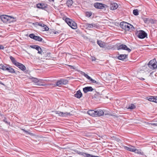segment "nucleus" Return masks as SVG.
I'll return each mask as SVG.
<instances>
[{
  "instance_id": "obj_1",
  "label": "nucleus",
  "mask_w": 157,
  "mask_h": 157,
  "mask_svg": "<svg viewBox=\"0 0 157 157\" xmlns=\"http://www.w3.org/2000/svg\"><path fill=\"white\" fill-rule=\"evenodd\" d=\"M88 114L92 117H100L104 114V112L101 109H95V110H90L87 111Z\"/></svg>"
},
{
  "instance_id": "obj_2",
  "label": "nucleus",
  "mask_w": 157,
  "mask_h": 157,
  "mask_svg": "<svg viewBox=\"0 0 157 157\" xmlns=\"http://www.w3.org/2000/svg\"><path fill=\"white\" fill-rule=\"evenodd\" d=\"M120 26L123 29L126 31H131L134 29V27L130 24L124 21L121 22Z\"/></svg>"
},
{
  "instance_id": "obj_3",
  "label": "nucleus",
  "mask_w": 157,
  "mask_h": 157,
  "mask_svg": "<svg viewBox=\"0 0 157 157\" xmlns=\"http://www.w3.org/2000/svg\"><path fill=\"white\" fill-rule=\"evenodd\" d=\"M65 21L72 29H77V25L76 23L72 19L66 18L65 19Z\"/></svg>"
},
{
  "instance_id": "obj_4",
  "label": "nucleus",
  "mask_w": 157,
  "mask_h": 157,
  "mask_svg": "<svg viewBox=\"0 0 157 157\" xmlns=\"http://www.w3.org/2000/svg\"><path fill=\"white\" fill-rule=\"evenodd\" d=\"M1 19L4 22H10L13 21L14 18L6 15H3L1 16Z\"/></svg>"
},
{
  "instance_id": "obj_5",
  "label": "nucleus",
  "mask_w": 157,
  "mask_h": 157,
  "mask_svg": "<svg viewBox=\"0 0 157 157\" xmlns=\"http://www.w3.org/2000/svg\"><path fill=\"white\" fill-rule=\"evenodd\" d=\"M156 63H157L155 59H154L151 60L148 63L147 65L149 68L152 70H154L157 67V65L156 64Z\"/></svg>"
},
{
  "instance_id": "obj_6",
  "label": "nucleus",
  "mask_w": 157,
  "mask_h": 157,
  "mask_svg": "<svg viewBox=\"0 0 157 157\" xmlns=\"http://www.w3.org/2000/svg\"><path fill=\"white\" fill-rule=\"evenodd\" d=\"M137 34L138 37L140 39H144L147 36V34L143 30H139L138 31Z\"/></svg>"
},
{
  "instance_id": "obj_7",
  "label": "nucleus",
  "mask_w": 157,
  "mask_h": 157,
  "mask_svg": "<svg viewBox=\"0 0 157 157\" xmlns=\"http://www.w3.org/2000/svg\"><path fill=\"white\" fill-rule=\"evenodd\" d=\"M117 49L118 50L121 49L127 51L128 52H130L131 51V49L128 48L126 45L124 44H121L117 46Z\"/></svg>"
},
{
  "instance_id": "obj_8",
  "label": "nucleus",
  "mask_w": 157,
  "mask_h": 157,
  "mask_svg": "<svg viewBox=\"0 0 157 157\" xmlns=\"http://www.w3.org/2000/svg\"><path fill=\"white\" fill-rule=\"evenodd\" d=\"M55 112L56 114H58L59 116L60 117H66L68 116H70L71 115L70 113H68L67 112H63L58 111H56Z\"/></svg>"
},
{
  "instance_id": "obj_9",
  "label": "nucleus",
  "mask_w": 157,
  "mask_h": 157,
  "mask_svg": "<svg viewBox=\"0 0 157 157\" xmlns=\"http://www.w3.org/2000/svg\"><path fill=\"white\" fill-rule=\"evenodd\" d=\"M29 37L31 39L39 41H42L43 39L40 36H35L34 34L32 33L29 35Z\"/></svg>"
},
{
  "instance_id": "obj_10",
  "label": "nucleus",
  "mask_w": 157,
  "mask_h": 157,
  "mask_svg": "<svg viewBox=\"0 0 157 157\" xmlns=\"http://www.w3.org/2000/svg\"><path fill=\"white\" fill-rule=\"evenodd\" d=\"M106 6L105 5L99 3H95L94 4V7L98 9H103Z\"/></svg>"
},
{
  "instance_id": "obj_11",
  "label": "nucleus",
  "mask_w": 157,
  "mask_h": 157,
  "mask_svg": "<svg viewBox=\"0 0 157 157\" xmlns=\"http://www.w3.org/2000/svg\"><path fill=\"white\" fill-rule=\"evenodd\" d=\"M37 7L38 8L44 9L48 8V5L46 4H44L43 3H41L38 4L37 5Z\"/></svg>"
},
{
  "instance_id": "obj_12",
  "label": "nucleus",
  "mask_w": 157,
  "mask_h": 157,
  "mask_svg": "<svg viewBox=\"0 0 157 157\" xmlns=\"http://www.w3.org/2000/svg\"><path fill=\"white\" fill-rule=\"evenodd\" d=\"M85 26L86 28L88 29H89L90 28H92L93 27H95L96 28H97L98 25H97L96 24H89L86 23L85 24Z\"/></svg>"
},
{
  "instance_id": "obj_13",
  "label": "nucleus",
  "mask_w": 157,
  "mask_h": 157,
  "mask_svg": "<svg viewBox=\"0 0 157 157\" xmlns=\"http://www.w3.org/2000/svg\"><path fill=\"white\" fill-rule=\"evenodd\" d=\"M16 66L17 67L22 71H24L26 69L25 66L24 65L18 62V63H17V64L16 65Z\"/></svg>"
},
{
  "instance_id": "obj_14",
  "label": "nucleus",
  "mask_w": 157,
  "mask_h": 157,
  "mask_svg": "<svg viewBox=\"0 0 157 157\" xmlns=\"http://www.w3.org/2000/svg\"><path fill=\"white\" fill-rule=\"evenodd\" d=\"M93 89L91 86L86 87L83 88V91L85 93H86L89 91H92Z\"/></svg>"
},
{
  "instance_id": "obj_15",
  "label": "nucleus",
  "mask_w": 157,
  "mask_h": 157,
  "mask_svg": "<svg viewBox=\"0 0 157 157\" xmlns=\"http://www.w3.org/2000/svg\"><path fill=\"white\" fill-rule=\"evenodd\" d=\"M128 55L126 54H120L118 56V59L121 60H123L124 59L127 58Z\"/></svg>"
},
{
  "instance_id": "obj_16",
  "label": "nucleus",
  "mask_w": 157,
  "mask_h": 157,
  "mask_svg": "<svg viewBox=\"0 0 157 157\" xmlns=\"http://www.w3.org/2000/svg\"><path fill=\"white\" fill-rule=\"evenodd\" d=\"M110 7L111 10H115L118 7L117 4L116 3H111L110 4Z\"/></svg>"
},
{
  "instance_id": "obj_17",
  "label": "nucleus",
  "mask_w": 157,
  "mask_h": 157,
  "mask_svg": "<svg viewBox=\"0 0 157 157\" xmlns=\"http://www.w3.org/2000/svg\"><path fill=\"white\" fill-rule=\"evenodd\" d=\"M97 43L101 48H105V44L101 40H98Z\"/></svg>"
},
{
  "instance_id": "obj_18",
  "label": "nucleus",
  "mask_w": 157,
  "mask_h": 157,
  "mask_svg": "<svg viewBox=\"0 0 157 157\" xmlns=\"http://www.w3.org/2000/svg\"><path fill=\"white\" fill-rule=\"evenodd\" d=\"M82 95V94L81 91L79 90L77 91L76 93L75 94L74 96L75 97L78 98H80L81 97Z\"/></svg>"
},
{
  "instance_id": "obj_19",
  "label": "nucleus",
  "mask_w": 157,
  "mask_h": 157,
  "mask_svg": "<svg viewBox=\"0 0 157 157\" xmlns=\"http://www.w3.org/2000/svg\"><path fill=\"white\" fill-rule=\"evenodd\" d=\"M10 58L13 63L16 66L17 64V63H18V62H17L15 59L12 56H10Z\"/></svg>"
},
{
  "instance_id": "obj_20",
  "label": "nucleus",
  "mask_w": 157,
  "mask_h": 157,
  "mask_svg": "<svg viewBox=\"0 0 157 157\" xmlns=\"http://www.w3.org/2000/svg\"><path fill=\"white\" fill-rule=\"evenodd\" d=\"M6 71L10 73H14L15 72L14 69L8 66L7 67Z\"/></svg>"
},
{
  "instance_id": "obj_21",
  "label": "nucleus",
  "mask_w": 157,
  "mask_h": 157,
  "mask_svg": "<svg viewBox=\"0 0 157 157\" xmlns=\"http://www.w3.org/2000/svg\"><path fill=\"white\" fill-rule=\"evenodd\" d=\"M73 3V1L72 0H67L66 2V4L68 7H70L72 6Z\"/></svg>"
},
{
  "instance_id": "obj_22",
  "label": "nucleus",
  "mask_w": 157,
  "mask_h": 157,
  "mask_svg": "<svg viewBox=\"0 0 157 157\" xmlns=\"http://www.w3.org/2000/svg\"><path fill=\"white\" fill-rule=\"evenodd\" d=\"M8 66L6 65H4L3 64H1L0 65V68L3 70L6 71Z\"/></svg>"
},
{
  "instance_id": "obj_23",
  "label": "nucleus",
  "mask_w": 157,
  "mask_h": 157,
  "mask_svg": "<svg viewBox=\"0 0 157 157\" xmlns=\"http://www.w3.org/2000/svg\"><path fill=\"white\" fill-rule=\"evenodd\" d=\"M31 47L33 48L36 49L37 50H38L39 49H40V47L37 45H34L31 46Z\"/></svg>"
},
{
  "instance_id": "obj_24",
  "label": "nucleus",
  "mask_w": 157,
  "mask_h": 157,
  "mask_svg": "<svg viewBox=\"0 0 157 157\" xmlns=\"http://www.w3.org/2000/svg\"><path fill=\"white\" fill-rule=\"evenodd\" d=\"M38 53L42 55H44L45 53V51L44 50H43L40 47V49L38 50Z\"/></svg>"
},
{
  "instance_id": "obj_25",
  "label": "nucleus",
  "mask_w": 157,
  "mask_h": 157,
  "mask_svg": "<svg viewBox=\"0 0 157 157\" xmlns=\"http://www.w3.org/2000/svg\"><path fill=\"white\" fill-rule=\"evenodd\" d=\"M125 149L127 150L133 152L134 151V149L135 148L134 147H125Z\"/></svg>"
},
{
  "instance_id": "obj_26",
  "label": "nucleus",
  "mask_w": 157,
  "mask_h": 157,
  "mask_svg": "<svg viewBox=\"0 0 157 157\" xmlns=\"http://www.w3.org/2000/svg\"><path fill=\"white\" fill-rule=\"evenodd\" d=\"M81 74L82 75H84L86 78L87 79L89 80L91 78V77H90L87 74H85L84 72H82L81 73Z\"/></svg>"
},
{
  "instance_id": "obj_27",
  "label": "nucleus",
  "mask_w": 157,
  "mask_h": 157,
  "mask_svg": "<svg viewBox=\"0 0 157 157\" xmlns=\"http://www.w3.org/2000/svg\"><path fill=\"white\" fill-rule=\"evenodd\" d=\"M136 108V106L133 104H132L130 105L128 108V109H133Z\"/></svg>"
},
{
  "instance_id": "obj_28",
  "label": "nucleus",
  "mask_w": 157,
  "mask_h": 157,
  "mask_svg": "<svg viewBox=\"0 0 157 157\" xmlns=\"http://www.w3.org/2000/svg\"><path fill=\"white\" fill-rule=\"evenodd\" d=\"M61 80L63 85H66L68 82V80L67 79H61Z\"/></svg>"
},
{
  "instance_id": "obj_29",
  "label": "nucleus",
  "mask_w": 157,
  "mask_h": 157,
  "mask_svg": "<svg viewBox=\"0 0 157 157\" xmlns=\"http://www.w3.org/2000/svg\"><path fill=\"white\" fill-rule=\"evenodd\" d=\"M61 80L58 81L56 83V86H60L61 85H63Z\"/></svg>"
},
{
  "instance_id": "obj_30",
  "label": "nucleus",
  "mask_w": 157,
  "mask_h": 157,
  "mask_svg": "<svg viewBox=\"0 0 157 157\" xmlns=\"http://www.w3.org/2000/svg\"><path fill=\"white\" fill-rule=\"evenodd\" d=\"M43 25V31H48L49 30V28L45 25Z\"/></svg>"
},
{
  "instance_id": "obj_31",
  "label": "nucleus",
  "mask_w": 157,
  "mask_h": 157,
  "mask_svg": "<svg viewBox=\"0 0 157 157\" xmlns=\"http://www.w3.org/2000/svg\"><path fill=\"white\" fill-rule=\"evenodd\" d=\"M133 14L136 16L138 15L139 14L138 10L137 9H135L133 10Z\"/></svg>"
},
{
  "instance_id": "obj_32",
  "label": "nucleus",
  "mask_w": 157,
  "mask_h": 157,
  "mask_svg": "<svg viewBox=\"0 0 157 157\" xmlns=\"http://www.w3.org/2000/svg\"><path fill=\"white\" fill-rule=\"evenodd\" d=\"M92 82L94 83H96L97 84H99L100 82H97L94 79H93L91 78L89 79Z\"/></svg>"
},
{
  "instance_id": "obj_33",
  "label": "nucleus",
  "mask_w": 157,
  "mask_h": 157,
  "mask_svg": "<svg viewBox=\"0 0 157 157\" xmlns=\"http://www.w3.org/2000/svg\"><path fill=\"white\" fill-rule=\"evenodd\" d=\"M92 14V13L91 12H87L86 13V16L88 17L91 16Z\"/></svg>"
},
{
  "instance_id": "obj_34",
  "label": "nucleus",
  "mask_w": 157,
  "mask_h": 157,
  "mask_svg": "<svg viewBox=\"0 0 157 157\" xmlns=\"http://www.w3.org/2000/svg\"><path fill=\"white\" fill-rule=\"evenodd\" d=\"M135 153H137L138 154H140L141 153V151L138 149H137L135 148L134 151Z\"/></svg>"
},
{
  "instance_id": "obj_35",
  "label": "nucleus",
  "mask_w": 157,
  "mask_h": 157,
  "mask_svg": "<svg viewBox=\"0 0 157 157\" xmlns=\"http://www.w3.org/2000/svg\"><path fill=\"white\" fill-rule=\"evenodd\" d=\"M32 81L33 82L35 83H37L39 82V80L37 78H33Z\"/></svg>"
},
{
  "instance_id": "obj_36",
  "label": "nucleus",
  "mask_w": 157,
  "mask_h": 157,
  "mask_svg": "<svg viewBox=\"0 0 157 157\" xmlns=\"http://www.w3.org/2000/svg\"><path fill=\"white\" fill-rule=\"evenodd\" d=\"M79 154L84 157H86V155L87 154V153L80 152V153H79Z\"/></svg>"
},
{
  "instance_id": "obj_37",
  "label": "nucleus",
  "mask_w": 157,
  "mask_h": 157,
  "mask_svg": "<svg viewBox=\"0 0 157 157\" xmlns=\"http://www.w3.org/2000/svg\"><path fill=\"white\" fill-rule=\"evenodd\" d=\"M35 24H36V25H39L41 27H43V25H44V24H43L41 22L38 23V22H36L35 23Z\"/></svg>"
},
{
  "instance_id": "obj_38",
  "label": "nucleus",
  "mask_w": 157,
  "mask_h": 157,
  "mask_svg": "<svg viewBox=\"0 0 157 157\" xmlns=\"http://www.w3.org/2000/svg\"><path fill=\"white\" fill-rule=\"evenodd\" d=\"M148 100L150 101L153 102L154 101V97H150L148 99Z\"/></svg>"
},
{
  "instance_id": "obj_39",
  "label": "nucleus",
  "mask_w": 157,
  "mask_h": 157,
  "mask_svg": "<svg viewBox=\"0 0 157 157\" xmlns=\"http://www.w3.org/2000/svg\"><path fill=\"white\" fill-rule=\"evenodd\" d=\"M149 18H145L144 19V21L145 23H149Z\"/></svg>"
},
{
  "instance_id": "obj_40",
  "label": "nucleus",
  "mask_w": 157,
  "mask_h": 157,
  "mask_svg": "<svg viewBox=\"0 0 157 157\" xmlns=\"http://www.w3.org/2000/svg\"><path fill=\"white\" fill-rule=\"evenodd\" d=\"M21 130H22V131H23L24 132H25L27 134H31V133L29 132L28 131L24 129L21 128Z\"/></svg>"
},
{
  "instance_id": "obj_41",
  "label": "nucleus",
  "mask_w": 157,
  "mask_h": 157,
  "mask_svg": "<svg viewBox=\"0 0 157 157\" xmlns=\"http://www.w3.org/2000/svg\"><path fill=\"white\" fill-rule=\"evenodd\" d=\"M151 23L152 24L153 23H154L153 20L152 19H149V23Z\"/></svg>"
},
{
  "instance_id": "obj_42",
  "label": "nucleus",
  "mask_w": 157,
  "mask_h": 157,
  "mask_svg": "<svg viewBox=\"0 0 157 157\" xmlns=\"http://www.w3.org/2000/svg\"><path fill=\"white\" fill-rule=\"evenodd\" d=\"M93 155L89 154H87L86 157H93Z\"/></svg>"
},
{
  "instance_id": "obj_43",
  "label": "nucleus",
  "mask_w": 157,
  "mask_h": 157,
  "mask_svg": "<svg viewBox=\"0 0 157 157\" xmlns=\"http://www.w3.org/2000/svg\"><path fill=\"white\" fill-rule=\"evenodd\" d=\"M154 101H153L154 102L157 103V97H154Z\"/></svg>"
},
{
  "instance_id": "obj_44",
  "label": "nucleus",
  "mask_w": 157,
  "mask_h": 157,
  "mask_svg": "<svg viewBox=\"0 0 157 157\" xmlns=\"http://www.w3.org/2000/svg\"><path fill=\"white\" fill-rule=\"evenodd\" d=\"M3 121L4 122H5L7 124H8V122L7 120V119L6 118H5V119L3 120Z\"/></svg>"
},
{
  "instance_id": "obj_45",
  "label": "nucleus",
  "mask_w": 157,
  "mask_h": 157,
  "mask_svg": "<svg viewBox=\"0 0 157 157\" xmlns=\"http://www.w3.org/2000/svg\"><path fill=\"white\" fill-rule=\"evenodd\" d=\"M72 150L73 151L77 153L78 154H79V153H80V152L79 151H78L77 150Z\"/></svg>"
},
{
  "instance_id": "obj_46",
  "label": "nucleus",
  "mask_w": 157,
  "mask_h": 157,
  "mask_svg": "<svg viewBox=\"0 0 157 157\" xmlns=\"http://www.w3.org/2000/svg\"><path fill=\"white\" fill-rule=\"evenodd\" d=\"M4 49V47L2 45H0V49Z\"/></svg>"
},
{
  "instance_id": "obj_47",
  "label": "nucleus",
  "mask_w": 157,
  "mask_h": 157,
  "mask_svg": "<svg viewBox=\"0 0 157 157\" xmlns=\"http://www.w3.org/2000/svg\"><path fill=\"white\" fill-rule=\"evenodd\" d=\"M96 59L95 57H92V61H94V60H95Z\"/></svg>"
},
{
  "instance_id": "obj_48",
  "label": "nucleus",
  "mask_w": 157,
  "mask_h": 157,
  "mask_svg": "<svg viewBox=\"0 0 157 157\" xmlns=\"http://www.w3.org/2000/svg\"><path fill=\"white\" fill-rule=\"evenodd\" d=\"M151 124L155 126H157V124Z\"/></svg>"
},
{
  "instance_id": "obj_49",
  "label": "nucleus",
  "mask_w": 157,
  "mask_h": 157,
  "mask_svg": "<svg viewBox=\"0 0 157 157\" xmlns=\"http://www.w3.org/2000/svg\"><path fill=\"white\" fill-rule=\"evenodd\" d=\"M69 66L70 67H71V69H74V68L73 67V66H70V65H69Z\"/></svg>"
},
{
  "instance_id": "obj_50",
  "label": "nucleus",
  "mask_w": 157,
  "mask_h": 157,
  "mask_svg": "<svg viewBox=\"0 0 157 157\" xmlns=\"http://www.w3.org/2000/svg\"><path fill=\"white\" fill-rule=\"evenodd\" d=\"M0 84H2V85H4V84H3V83H2L0 81Z\"/></svg>"
},
{
  "instance_id": "obj_51",
  "label": "nucleus",
  "mask_w": 157,
  "mask_h": 157,
  "mask_svg": "<svg viewBox=\"0 0 157 157\" xmlns=\"http://www.w3.org/2000/svg\"><path fill=\"white\" fill-rule=\"evenodd\" d=\"M38 85H40V86H44L45 85H43V84H38Z\"/></svg>"
},
{
  "instance_id": "obj_52",
  "label": "nucleus",
  "mask_w": 157,
  "mask_h": 157,
  "mask_svg": "<svg viewBox=\"0 0 157 157\" xmlns=\"http://www.w3.org/2000/svg\"><path fill=\"white\" fill-rule=\"evenodd\" d=\"M50 2H51V1H53V2L54 1V0H48Z\"/></svg>"
},
{
  "instance_id": "obj_53",
  "label": "nucleus",
  "mask_w": 157,
  "mask_h": 157,
  "mask_svg": "<svg viewBox=\"0 0 157 157\" xmlns=\"http://www.w3.org/2000/svg\"><path fill=\"white\" fill-rule=\"evenodd\" d=\"M50 54V52H48V53H47V54H49H49Z\"/></svg>"
},
{
  "instance_id": "obj_54",
  "label": "nucleus",
  "mask_w": 157,
  "mask_h": 157,
  "mask_svg": "<svg viewBox=\"0 0 157 157\" xmlns=\"http://www.w3.org/2000/svg\"><path fill=\"white\" fill-rule=\"evenodd\" d=\"M141 79L142 80H144V78H142V79Z\"/></svg>"
},
{
  "instance_id": "obj_55",
  "label": "nucleus",
  "mask_w": 157,
  "mask_h": 157,
  "mask_svg": "<svg viewBox=\"0 0 157 157\" xmlns=\"http://www.w3.org/2000/svg\"><path fill=\"white\" fill-rule=\"evenodd\" d=\"M1 111H0V115H1Z\"/></svg>"
},
{
  "instance_id": "obj_56",
  "label": "nucleus",
  "mask_w": 157,
  "mask_h": 157,
  "mask_svg": "<svg viewBox=\"0 0 157 157\" xmlns=\"http://www.w3.org/2000/svg\"><path fill=\"white\" fill-rule=\"evenodd\" d=\"M71 157V156H70V157Z\"/></svg>"
}]
</instances>
